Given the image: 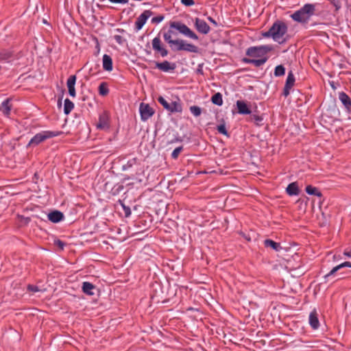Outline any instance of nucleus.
<instances>
[{"instance_id": "f257e3e1", "label": "nucleus", "mask_w": 351, "mask_h": 351, "mask_svg": "<svg viewBox=\"0 0 351 351\" xmlns=\"http://www.w3.org/2000/svg\"><path fill=\"white\" fill-rule=\"evenodd\" d=\"M272 50L271 45H261L251 47L246 51V55L251 58H243V61L247 64H252L256 66H260L267 60V53Z\"/></svg>"}, {"instance_id": "f03ea898", "label": "nucleus", "mask_w": 351, "mask_h": 351, "mask_svg": "<svg viewBox=\"0 0 351 351\" xmlns=\"http://www.w3.org/2000/svg\"><path fill=\"white\" fill-rule=\"evenodd\" d=\"M285 24L282 21H276L273 24L271 28L267 31L261 34L262 37L269 38L271 37L272 39L279 43L285 41Z\"/></svg>"}, {"instance_id": "7ed1b4c3", "label": "nucleus", "mask_w": 351, "mask_h": 351, "mask_svg": "<svg viewBox=\"0 0 351 351\" xmlns=\"http://www.w3.org/2000/svg\"><path fill=\"white\" fill-rule=\"evenodd\" d=\"M315 11V4L306 3L299 10L291 14V16L297 22L307 23L310 18L314 14Z\"/></svg>"}, {"instance_id": "20e7f679", "label": "nucleus", "mask_w": 351, "mask_h": 351, "mask_svg": "<svg viewBox=\"0 0 351 351\" xmlns=\"http://www.w3.org/2000/svg\"><path fill=\"white\" fill-rule=\"evenodd\" d=\"M173 51H185L191 53H197L198 47L183 39H175L169 45Z\"/></svg>"}, {"instance_id": "39448f33", "label": "nucleus", "mask_w": 351, "mask_h": 351, "mask_svg": "<svg viewBox=\"0 0 351 351\" xmlns=\"http://www.w3.org/2000/svg\"><path fill=\"white\" fill-rule=\"evenodd\" d=\"M170 27L177 29L180 34L191 39L195 40H197L199 39L198 36L193 31H192L185 24L180 22H171L170 23Z\"/></svg>"}, {"instance_id": "423d86ee", "label": "nucleus", "mask_w": 351, "mask_h": 351, "mask_svg": "<svg viewBox=\"0 0 351 351\" xmlns=\"http://www.w3.org/2000/svg\"><path fill=\"white\" fill-rule=\"evenodd\" d=\"M58 133L51 131H43L36 134L33 138H31L27 147H34L43 143L45 140L56 136Z\"/></svg>"}, {"instance_id": "0eeeda50", "label": "nucleus", "mask_w": 351, "mask_h": 351, "mask_svg": "<svg viewBox=\"0 0 351 351\" xmlns=\"http://www.w3.org/2000/svg\"><path fill=\"white\" fill-rule=\"evenodd\" d=\"M293 254H291V258H289L287 260V270L289 271H291L295 269H298L300 268L301 263H300V256L295 252H292Z\"/></svg>"}, {"instance_id": "6e6552de", "label": "nucleus", "mask_w": 351, "mask_h": 351, "mask_svg": "<svg viewBox=\"0 0 351 351\" xmlns=\"http://www.w3.org/2000/svg\"><path fill=\"white\" fill-rule=\"evenodd\" d=\"M141 120L145 121L148 120L154 113V110L149 104L141 103L139 107Z\"/></svg>"}, {"instance_id": "1a4fd4ad", "label": "nucleus", "mask_w": 351, "mask_h": 351, "mask_svg": "<svg viewBox=\"0 0 351 351\" xmlns=\"http://www.w3.org/2000/svg\"><path fill=\"white\" fill-rule=\"evenodd\" d=\"M153 49L159 53L162 57H165L168 55V51L163 47L160 38L157 36L152 40Z\"/></svg>"}, {"instance_id": "9d476101", "label": "nucleus", "mask_w": 351, "mask_h": 351, "mask_svg": "<svg viewBox=\"0 0 351 351\" xmlns=\"http://www.w3.org/2000/svg\"><path fill=\"white\" fill-rule=\"evenodd\" d=\"M152 14L151 11L145 10L136 19L135 22V28L136 31H139L142 29L147 20L151 16Z\"/></svg>"}, {"instance_id": "9b49d317", "label": "nucleus", "mask_w": 351, "mask_h": 351, "mask_svg": "<svg viewBox=\"0 0 351 351\" xmlns=\"http://www.w3.org/2000/svg\"><path fill=\"white\" fill-rule=\"evenodd\" d=\"M194 25L196 29L201 34H207L209 33L210 28L209 25L203 19L196 18L195 19Z\"/></svg>"}, {"instance_id": "f8f14e48", "label": "nucleus", "mask_w": 351, "mask_h": 351, "mask_svg": "<svg viewBox=\"0 0 351 351\" xmlns=\"http://www.w3.org/2000/svg\"><path fill=\"white\" fill-rule=\"evenodd\" d=\"M339 99L343 105L347 112H351V99L344 92L339 93Z\"/></svg>"}, {"instance_id": "ddd939ff", "label": "nucleus", "mask_w": 351, "mask_h": 351, "mask_svg": "<svg viewBox=\"0 0 351 351\" xmlns=\"http://www.w3.org/2000/svg\"><path fill=\"white\" fill-rule=\"evenodd\" d=\"M96 125L100 130H106L109 128V117L106 112L99 115V121Z\"/></svg>"}, {"instance_id": "4468645a", "label": "nucleus", "mask_w": 351, "mask_h": 351, "mask_svg": "<svg viewBox=\"0 0 351 351\" xmlns=\"http://www.w3.org/2000/svg\"><path fill=\"white\" fill-rule=\"evenodd\" d=\"M156 67L162 71L169 72L174 71L176 64L165 60L162 62H156Z\"/></svg>"}, {"instance_id": "2eb2a0df", "label": "nucleus", "mask_w": 351, "mask_h": 351, "mask_svg": "<svg viewBox=\"0 0 351 351\" xmlns=\"http://www.w3.org/2000/svg\"><path fill=\"white\" fill-rule=\"evenodd\" d=\"M298 73L291 69L287 77V96L289 94V89L291 88L295 84L296 75Z\"/></svg>"}, {"instance_id": "dca6fc26", "label": "nucleus", "mask_w": 351, "mask_h": 351, "mask_svg": "<svg viewBox=\"0 0 351 351\" xmlns=\"http://www.w3.org/2000/svg\"><path fill=\"white\" fill-rule=\"evenodd\" d=\"M75 82H76V76L74 75L69 76V77L67 79V81H66V86L68 88L69 94L72 97H75L76 96L75 88Z\"/></svg>"}, {"instance_id": "f3484780", "label": "nucleus", "mask_w": 351, "mask_h": 351, "mask_svg": "<svg viewBox=\"0 0 351 351\" xmlns=\"http://www.w3.org/2000/svg\"><path fill=\"white\" fill-rule=\"evenodd\" d=\"M308 322L310 326L313 329H317L319 326V322L318 319V314L316 311V310H313L310 313L309 317H308Z\"/></svg>"}, {"instance_id": "a211bd4d", "label": "nucleus", "mask_w": 351, "mask_h": 351, "mask_svg": "<svg viewBox=\"0 0 351 351\" xmlns=\"http://www.w3.org/2000/svg\"><path fill=\"white\" fill-rule=\"evenodd\" d=\"M48 219L53 223H58L64 219L62 213L58 210H54L47 215Z\"/></svg>"}, {"instance_id": "6ab92c4d", "label": "nucleus", "mask_w": 351, "mask_h": 351, "mask_svg": "<svg viewBox=\"0 0 351 351\" xmlns=\"http://www.w3.org/2000/svg\"><path fill=\"white\" fill-rule=\"evenodd\" d=\"M169 105V108H167V110L170 112H181L182 111V106L179 99H177L176 101H172Z\"/></svg>"}, {"instance_id": "aec40b11", "label": "nucleus", "mask_w": 351, "mask_h": 351, "mask_svg": "<svg viewBox=\"0 0 351 351\" xmlns=\"http://www.w3.org/2000/svg\"><path fill=\"white\" fill-rule=\"evenodd\" d=\"M237 107L238 112L241 114H249L251 113V110L249 109L247 104L241 100L237 101Z\"/></svg>"}, {"instance_id": "412c9836", "label": "nucleus", "mask_w": 351, "mask_h": 351, "mask_svg": "<svg viewBox=\"0 0 351 351\" xmlns=\"http://www.w3.org/2000/svg\"><path fill=\"white\" fill-rule=\"evenodd\" d=\"M103 69L107 71L112 70V60L111 57L107 54H104L102 58Z\"/></svg>"}, {"instance_id": "4be33fe9", "label": "nucleus", "mask_w": 351, "mask_h": 351, "mask_svg": "<svg viewBox=\"0 0 351 351\" xmlns=\"http://www.w3.org/2000/svg\"><path fill=\"white\" fill-rule=\"evenodd\" d=\"M300 189L298 187V183L294 182L289 184L287 186V193L289 195H298L300 193Z\"/></svg>"}, {"instance_id": "5701e85b", "label": "nucleus", "mask_w": 351, "mask_h": 351, "mask_svg": "<svg viewBox=\"0 0 351 351\" xmlns=\"http://www.w3.org/2000/svg\"><path fill=\"white\" fill-rule=\"evenodd\" d=\"M351 267V263L348 262V261H346V262H344L343 263H341V264L335 266V267L332 268V269L329 273H328L327 274H326L324 276V278H328V277H329L330 276L334 275L337 271H339L341 268H343V267Z\"/></svg>"}, {"instance_id": "b1692460", "label": "nucleus", "mask_w": 351, "mask_h": 351, "mask_svg": "<svg viewBox=\"0 0 351 351\" xmlns=\"http://www.w3.org/2000/svg\"><path fill=\"white\" fill-rule=\"evenodd\" d=\"M9 103L10 99H6L1 103L0 106V110L5 116L7 117L10 115L11 111V106H10Z\"/></svg>"}, {"instance_id": "393cba45", "label": "nucleus", "mask_w": 351, "mask_h": 351, "mask_svg": "<svg viewBox=\"0 0 351 351\" xmlns=\"http://www.w3.org/2000/svg\"><path fill=\"white\" fill-rule=\"evenodd\" d=\"M95 289V286L89 282H84L82 284V291L84 293L93 295H94L93 290Z\"/></svg>"}, {"instance_id": "a878e982", "label": "nucleus", "mask_w": 351, "mask_h": 351, "mask_svg": "<svg viewBox=\"0 0 351 351\" xmlns=\"http://www.w3.org/2000/svg\"><path fill=\"white\" fill-rule=\"evenodd\" d=\"M305 191L308 195H316L317 197L322 196V193L319 191V189L311 185L306 186Z\"/></svg>"}, {"instance_id": "bb28decb", "label": "nucleus", "mask_w": 351, "mask_h": 351, "mask_svg": "<svg viewBox=\"0 0 351 351\" xmlns=\"http://www.w3.org/2000/svg\"><path fill=\"white\" fill-rule=\"evenodd\" d=\"M74 108L73 103L69 99L64 100V112L66 114H69Z\"/></svg>"}, {"instance_id": "cd10ccee", "label": "nucleus", "mask_w": 351, "mask_h": 351, "mask_svg": "<svg viewBox=\"0 0 351 351\" xmlns=\"http://www.w3.org/2000/svg\"><path fill=\"white\" fill-rule=\"evenodd\" d=\"M12 57V53L9 50L0 51V61H9Z\"/></svg>"}, {"instance_id": "c85d7f7f", "label": "nucleus", "mask_w": 351, "mask_h": 351, "mask_svg": "<svg viewBox=\"0 0 351 351\" xmlns=\"http://www.w3.org/2000/svg\"><path fill=\"white\" fill-rule=\"evenodd\" d=\"M211 101L214 104L221 106L223 104V99L221 93H215L211 98Z\"/></svg>"}, {"instance_id": "c756f323", "label": "nucleus", "mask_w": 351, "mask_h": 351, "mask_svg": "<svg viewBox=\"0 0 351 351\" xmlns=\"http://www.w3.org/2000/svg\"><path fill=\"white\" fill-rule=\"evenodd\" d=\"M265 245L266 247H271L275 250L276 251H278L280 248V245L278 243L269 239H267L265 241Z\"/></svg>"}, {"instance_id": "7c9ffc66", "label": "nucleus", "mask_w": 351, "mask_h": 351, "mask_svg": "<svg viewBox=\"0 0 351 351\" xmlns=\"http://www.w3.org/2000/svg\"><path fill=\"white\" fill-rule=\"evenodd\" d=\"M99 93L102 96H106L109 93V89L106 83L102 82L99 86Z\"/></svg>"}, {"instance_id": "2f4dec72", "label": "nucleus", "mask_w": 351, "mask_h": 351, "mask_svg": "<svg viewBox=\"0 0 351 351\" xmlns=\"http://www.w3.org/2000/svg\"><path fill=\"white\" fill-rule=\"evenodd\" d=\"M172 34H173V32L171 30H169L168 32H165L163 34L164 40L169 45H170L173 42V40H174V39H172Z\"/></svg>"}, {"instance_id": "473e14b6", "label": "nucleus", "mask_w": 351, "mask_h": 351, "mask_svg": "<svg viewBox=\"0 0 351 351\" xmlns=\"http://www.w3.org/2000/svg\"><path fill=\"white\" fill-rule=\"evenodd\" d=\"M190 111L195 117H199L202 113L201 108L197 106H191Z\"/></svg>"}, {"instance_id": "72a5a7b5", "label": "nucleus", "mask_w": 351, "mask_h": 351, "mask_svg": "<svg viewBox=\"0 0 351 351\" xmlns=\"http://www.w3.org/2000/svg\"><path fill=\"white\" fill-rule=\"evenodd\" d=\"M285 68L282 65H278L275 68L274 75L275 76H281L285 74Z\"/></svg>"}, {"instance_id": "f704fd0d", "label": "nucleus", "mask_w": 351, "mask_h": 351, "mask_svg": "<svg viewBox=\"0 0 351 351\" xmlns=\"http://www.w3.org/2000/svg\"><path fill=\"white\" fill-rule=\"evenodd\" d=\"M158 101L164 107L165 109L167 110L169 108V102L162 96L158 98Z\"/></svg>"}, {"instance_id": "c9c22d12", "label": "nucleus", "mask_w": 351, "mask_h": 351, "mask_svg": "<svg viewBox=\"0 0 351 351\" xmlns=\"http://www.w3.org/2000/svg\"><path fill=\"white\" fill-rule=\"evenodd\" d=\"M217 131L219 132V133L228 136V133L226 130L225 124L223 123V124H220V125H217Z\"/></svg>"}, {"instance_id": "e433bc0d", "label": "nucleus", "mask_w": 351, "mask_h": 351, "mask_svg": "<svg viewBox=\"0 0 351 351\" xmlns=\"http://www.w3.org/2000/svg\"><path fill=\"white\" fill-rule=\"evenodd\" d=\"M182 147L180 146V147H176L171 153V157L173 159H176L178 158V156H179V154H180V152H182Z\"/></svg>"}, {"instance_id": "4c0bfd02", "label": "nucleus", "mask_w": 351, "mask_h": 351, "mask_svg": "<svg viewBox=\"0 0 351 351\" xmlns=\"http://www.w3.org/2000/svg\"><path fill=\"white\" fill-rule=\"evenodd\" d=\"M252 119L258 125L260 124L263 120L262 117L256 114H253L252 116Z\"/></svg>"}, {"instance_id": "58836bf2", "label": "nucleus", "mask_w": 351, "mask_h": 351, "mask_svg": "<svg viewBox=\"0 0 351 351\" xmlns=\"http://www.w3.org/2000/svg\"><path fill=\"white\" fill-rule=\"evenodd\" d=\"M181 3L186 6H191L195 4L193 0H181Z\"/></svg>"}, {"instance_id": "ea45409f", "label": "nucleus", "mask_w": 351, "mask_h": 351, "mask_svg": "<svg viewBox=\"0 0 351 351\" xmlns=\"http://www.w3.org/2000/svg\"><path fill=\"white\" fill-rule=\"evenodd\" d=\"M114 39L115 40V41L117 43H119L120 45L123 44V41H124L123 38L121 36H120V35H114Z\"/></svg>"}, {"instance_id": "a19ab883", "label": "nucleus", "mask_w": 351, "mask_h": 351, "mask_svg": "<svg viewBox=\"0 0 351 351\" xmlns=\"http://www.w3.org/2000/svg\"><path fill=\"white\" fill-rule=\"evenodd\" d=\"M163 19H164V16H158L153 18L152 21L153 23H160Z\"/></svg>"}, {"instance_id": "79ce46f5", "label": "nucleus", "mask_w": 351, "mask_h": 351, "mask_svg": "<svg viewBox=\"0 0 351 351\" xmlns=\"http://www.w3.org/2000/svg\"><path fill=\"white\" fill-rule=\"evenodd\" d=\"M27 289L29 291H33V292H38L40 291L38 287L37 286H34V285H28Z\"/></svg>"}, {"instance_id": "37998d69", "label": "nucleus", "mask_w": 351, "mask_h": 351, "mask_svg": "<svg viewBox=\"0 0 351 351\" xmlns=\"http://www.w3.org/2000/svg\"><path fill=\"white\" fill-rule=\"evenodd\" d=\"M108 1L113 3H121V4H125L128 2V0H108Z\"/></svg>"}, {"instance_id": "c03bdc74", "label": "nucleus", "mask_w": 351, "mask_h": 351, "mask_svg": "<svg viewBox=\"0 0 351 351\" xmlns=\"http://www.w3.org/2000/svg\"><path fill=\"white\" fill-rule=\"evenodd\" d=\"M57 245L60 247L61 248H63L64 247V243L61 241H57Z\"/></svg>"}, {"instance_id": "a18cd8bd", "label": "nucleus", "mask_w": 351, "mask_h": 351, "mask_svg": "<svg viewBox=\"0 0 351 351\" xmlns=\"http://www.w3.org/2000/svg\"><path fill=\"white\" fill-rule=\"evenodd\" d=\"M208 20H209L211 23H214L215 25H216V24H217V23H216V22H215V21L214 19H213L211 17H208Z\"/></svg>"}, {"instance_id": "49530a36", "label": "nucleus", "mask_w": 351, "mask_h": 351, "mask_svg": "<svg viewBox=\"0 0 351 351\" xmlns=\"http://www.w3.org/2000/svg\"><path fill=\"white\" fill-rule=\"evenodd\" d=\"M130 213V211L129 208H128V210H126V211H125V214L128 216Z\"/></svg>"}, {"instance_id": "de8ad7c7", "label": "nucleus", "mask_w": 351, "mask_h": 351, "mask_svg": "<svg viewBox=\"0 0 351 351\" xmlns=\"http://www.w3.org/2000/svg\"><path fill=\"white\" fill-rule=\"evenodd\" d=\"M302 274H303V271H300L297 273L298 275H301Z\"/></svg>"}, {"instance_id": "09e8293b", "label": "nucleus", "mask_w": 351, "mask_h": 351, "mask_svg": "<svg viewBox=\"0 0 351 351\" xmlns=\"http://www.w3.org/2000/svg\"><path fill=\"white\" fill-rule=\"evenodd\" d=\"M282 93L285 95V86L284 87V88L282 90Z\"/></svg>"}, {"instance_id": "8fccbe9b", "label": "nucleus", "mask_w": 351, "mask_h": 351, "mask_svg": "<svg viewBox=\"0 0 351 351\" xmlns=\"http://www.w3.org/2000/svg\"><path fill=\"white\" fill-rule=\"evenodd\" d=\"M293 245L297 247L298 245L295 243H293Z\"/></svg>"}]
</instances>
